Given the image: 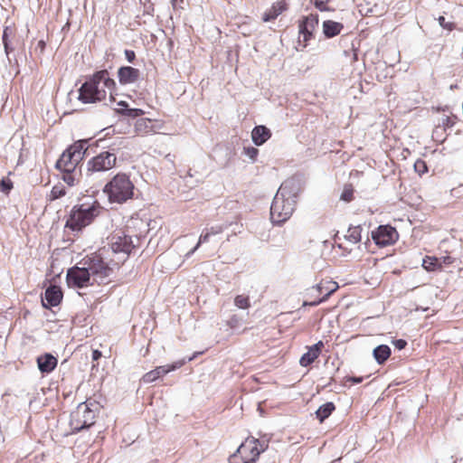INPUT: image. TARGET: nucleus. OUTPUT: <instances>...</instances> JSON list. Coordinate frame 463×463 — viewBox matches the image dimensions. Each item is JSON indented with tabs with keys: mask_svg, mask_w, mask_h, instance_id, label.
Segmentation results:
<instances>
[{
	"mask_svg": "<svg viewBox=\"0 0 463 463\" xmlns=\"http://www.w3.org/2000/svg\"><path fill=\"white\" fill-rule=\"evenodd\" d=\"M116 82L109 77L107 70L95 72L79 90V99L83 103H97L106 99L109 94L110 101H115Z\"/></svg>",
	"mask_w": 463,
	"mask_h": 463,
	"instance_id": "nucleus-1",
	"label": "nucleus"
},
{
	"mask_svg": "<svg viewBox=\"0 0 463 463\" xmlns=\"http://www.w3.org/2000/svg\"><path fill=\"white\" fill-rule=\"evenodd\" d=\"M140 240L141 238L134 234L128 227L126 230L115 231L109 239V248L113 254L119 256L116 260L110 258V262H113L117 267L123 264L132 250L139 247Z\"/></svg>",
	"mask_w": 463,
	"mask_h": 463,
	"instance_id": "nucleus-2",
	"label": "nucleus"
},
{
	"mask_svg": "<svg viewBox=\"0 0 463 463\" xmlns=\"http://www.w3.org/2000/svg\"><path fill=\"white\" fill-rule=\"evenodd\" d=\"M102 210V206L97 200L76 204L70 212L65 227L73 232L81 231L90 225Z\"/></svg>",
	"mask_w": 463,
	"mask_h": 463,
	"instance_id": "nucleus-3",
	"label": "nucleus"
},
{
	"mask_svg": "<svg viewBox=\"0 0 463 463\" xmlns=\"http://www.w3.org/2000/svg\"><path fill=\"white\" fill-rule=\"evenodd\" d=\"M106 253H109V250L105 249L99 250L98 252L87 255L79 263L85 266L94 284H108L109 282V278L113 271V267H117L113 262H110V259L105 261L107 257L104 255Z\"/></svg>",
	"mask_w": 463,
	"mask_h": 463,
	"instance_id": "nucleus-4",
	"label": "nucleus"
},
{
	"mask_svg": "<svg viewBox=\"0 0 463 463\" xmlns=\"http://www.w3.org/2000/svg\"><path fill=\"white\" fill-rule=\"evenodd\" d=\"M135 185L130 176L118 173L104 186L103 193L112 203H124L134 196Z\"/></svg>",
	"mask_w": 463,
	"mask_h": 463,
	"instance_id": "nucleus-5",
	"label": "nucleus"
},
{
	"mask_svg": "<svg viewBox=\"0 0 463 463\" xmlns=\"http://www.w3.org/2000/svg\"><path fill=\"white\" fill-rule=\"evenodd\" d=\"M266 447L258 439L248 437L229 457V463H255Z\"/></svg>",
	"mask_w": 463,
	"mask_h": 463,
	"instance_id": "nucleus-6",
	"label": "nucleus"
},
{
	"mask_svg": "<svg viewBox=\"0 0 463 463\" xmlns=\"http://www.w3.org/2000/svg\"><path fill=\"white\" fill-rule=\"evenodd\" d=\"M93 405L94 403L86 401L80 403L76 410L71 412L70 426L73 433L90 428L95 423L96 412L91 408Z\"/></svg>",
	"mask_w": 463,
	"mask_h": 463,
	"instance_id": "nucleus-7",
	"label": "nucleus"
},
{
	"mask_svg": "<svg viewBox=\"0 0 463 463\" xmlns=\"http://www.w3.org/2000/svg\"><path fill=\"white\" fill-rule=\"evenodd\" d=\"M85 149L84 142H75L61 154L56 167L62 172H74L83 158Z\"/></svg>",
	"mask_w": 463,
	"mask_h": 463,
	"instance_id": "nucleus-8",
	"label": "nucleus"
},
{
	"mask_svg": "<svg viewBox=\"0 0 463 463\" xmlns=\"http://www.w3.org/2000/svg\"><path fill=\"white\" fill-rule=\"evenodd\" d=\"M338 283L330 279H321L319 283L307 289L306 297L312 298L315 293H317V298L311 301H304L303 307L310 306L316 307L326 301L328 298L338 289Z\"/></svg>",
	"mask_w": 463,
	"mask_h": 463,
	"instance_id": "nucleus-9",
	"label": "nucleus"
},
{
	"mask_svg": "<svg viewBox=\"0 0 463 463\" xmlns=\"http://www.w3.org/2000/svg\"><path fill=\"white\" fill-rule=\"evenodd\" d=\"M117 161L114 151H101L87 162L86 175L91 176L96 173L109 171L116 166Z\"/></svg>",
	"mask_w": 463,
	"mask_h": 463,
	"instance_id": "nucleus-10",
	"label": "nucleus"
},
{
	"mask_svg": "<svg viewBox=\"0 0 463 463\" xmlns=\"http://www.w3.org/2000/svg\"><path fill=\"white\" fill-rule=\"evenodd\" d=\"M296 204L294 201L277 193L270 206L271 221L278 224L286 222L293 213Z\"/></svg>",
	"mask_w": 463,
	"mask_h": 463,
	"instance_id": "nucleus-11",
	"label": "nucleus"
},
{
	"mask_svg": "<svg viewBox=\"0 0 463 463\" xmlns=\"http://www.w3.org/2000/svg\"><path fill=\"white\" fill-rule=\"evenodd\" d=\"M66 283L71 288H83L94 285L84 265L70 268L66 274Z\"/></svg>",
	"mask_w": 463,
	"mask_h": 463,
	"instance_id": "nucleus-12",
	"label": "nucleus"
},
{
	"mask_svg": "<svg viewBox=\"0 0 463 463\" xmlns=\"http://www.w3.org/2000/svg\"><path fill=\"white\" fill-rule=\"evenodd\" d=\"M372 240L380 248L393 245L399 239L397 230L389 225H380L375 230L372 231Z\"/></svg>",
	"mask_w": 463,
	"mask_h": 463,
	"instance_id": "nucleus-13",
	"label": "nucleus"
},
{
	"mask_svg": "<svg viewBox=\"0 0 463 463\" xmlns=\"http://www.w3.org/2000/svg\"><path fill=\"white\" fill-rule=\"evenodd\" d=\"M318 15L314 14L303 16L298 21L299 38L302 37L304 47H306L307 43L314 38V33L318 25Z\"/></svg>",
	"mask_w": 463,
	"mask_h": 463,
	"instance_id": "nucleus-14",
	"label": "nucleus"
},
{
	"mask_svg": "<svg viewBox=\"0 0 463 463\" xmlns=\"http://www.w3.org/2000/svg\"><path fill=\"white\" fill-rule=\"evenodd\" d=\"M301 192V184L298 179L289 178L282 183L278 193L285 196L286 199L294 201L297 203V198Z\"/></svg>",
	"mask_w": 463,
	"mask_h": 463,
	"instance_id": "nucleus-15",
	"label": "nucleus"
},
{
	"mask_svg": "<svg viewBox=\"0 0 463 463\" xmlns=\"http://www.w3.org/2000/svg\"><path fill=\"white\" fill-rule=\"evenodd\" d=\"M181 365H182V364L175 363V364H166V365L157 366L155 369H153V370L147 372L146 373H145L142 376L141 381L144 383H154L155 381H156L157 379L165 376L168 373H170V372L179 368Z\"/></svg>",
	"mask_w": 463,
	"mask_h": 463,
	"instance_id": "nucleus-16",
	"label": "nucleus"
},
{
	"mask_svg": "<svg viewBox=\"0 0 463 463\" xmlns=\"http://www.w3.org/2000/svg\"><path fill=\"white\" fill-rule=\"evenodd\" d=\"M325 345L323 341H318L317 344L308 346L307 352L305 353L299 359V364L303 367H307L313 364L321 354Z\"/></svg>",
	"mask_w": 463,
	"mask_h": 463,
	"instance_id": "nucleus-17",
	"label": "nucleus"
},
{
	"mask_svg": "<svg viewBox=\"0 0 463 463\" xmlns=\"http://www.w3.org/2000/svg\"><path fill=\"white\" fill-rule=\"evenodd\" d=\"M62 298L63 293L61 287L52 285L45 290L44 299L46 303L43 301V304L44 307H56L61 302Z\"/></svg>",
	"mask_w": 463,
	"mask_h": 463,
	"instance_id": "nucleus-18",
	"label": "nucleus"
},
{
	"mask_svg": "<svg viewBox=\"0 0 463 463\" xmlns=\"http://www.w3.org/2000/svg\"><path fill=\"white\" fill-rule=\"evenodd\" d=\"M118 77L121 84H129L139 79L140 71L138 69L130 66H123L118 69Z\"/></svg>",
	"mask_w": 463,
	"mask_h": 463,
	"instance_id": "nucleus-19",
	"label": "nucleus"
},
{
	"mask_svg": "<svg viewBox=\"0 0 463 463\" xmlns=\"http://www.w3.org/2000/svg\"><path fill=\"white\" fill-rule=\"evenodd\" d=\"M58 360L52 354H44L37 358L38 368L43 373H52L57 366Z\"/></svg>",
	"mask_w": 463,
	"mask_h": 463,
	"instance_id": "nucleus-20",
	"label": "nucleus"
},
{
	"mask_svg": "<svg viewBox=\"0 0 463 463\" xmlns=\"http://www.w3.org/2000/svg\"><path fill=\"white\" fill-rule=\"evenodd\" d=\"M287 10V4L284 0L274 3L270 8L267 9L263 15V22H269L275 20L279 14Z\"/></svg>",
	"mask_w": 463,
	"mask_h": 463,
	"instance_id": "nucleus-21",
	"label": "nucleus"
},
{
	"mask_svg": "<svg viewBox=\"0 0 463 463\" xmlns=\"http://www.w3.org/2000/svg\"><path fill=\"white\" fill-rule=\"evenodd\" d=\"M270 137V130L262 125L256 126L251 131V138L256 146L263 145Z\"/></svg>",
	"mask_w": 463,
	"mask_h": 463,
	"instance_id": "nucleus-22",
	"label": "nucleus"
},
{
	"mask_svg": "<svg viewBox=\"0 0 463 463\" xmlns=\"http://www.w3.org/2000/svg\"><path fill=\"white\" fill-rule=\"evenodd\" d=\"M323 33L326 38H333L341 33L344 25L341 23L333 20H326L323 22Z\"/></svg>",
	"mask_w": 463,
	"mask_h": 463,
	"instance_id": "nucleus-23",
	"label": "nucleus"
},
{
	"mask_svg": "<svg viewBox=\"0 0 463 463\" xmlns=\"http://www.w3.org/2000/svg\"><path fill=\"white\" fill-rule=\"evenodd\" d=\"M134 128L137 136H146L154 132L153 121L146 118H139L135 122Z\"/></svg>",
	"mask_w": 463,
	"mask_h": 463,
	"instance_id": "nucleus-24",
	"label": "nucleus"
},
{
	"mask_svg": "<svg viewBox=\"0 0 463 463\" xmlns=\"http://www.w3.org/2000/svg\"><path fill=\"white\" fill-rule=\"evenodd\" d=\"M422 267L429 272L441 270V261L434 256H425L422 260Z\"/></svg>",
	"mask_w": 463,
	"mask_h": 463,
	"instance_id": "nucleus-25",
	"label": "nucleus"
},
{
	"mask_svg": "<svg viewBox=\"0 0 463 463\" xmlns=\"http://www.w3.org/2000/svg\"><path fill=\"white\" fill-rule=\"evenodd\" d=\"M391 348L386 345H381L373 350V357L379 364H384L391 355Z\"/></svg>",
	"mask_w": 463,
	"mask_h": 463,
	"instance_id": "nucleus-26",
	"label": "nucleus"
},
{
	"mask_svg": "<svg viewBox=\"0 0 463 463\" xmlns=\"http://www.w3.org/2000/svg\"><path fill=\"white\" fill-rule=\"evenodd\" d=\"M67 193L68 192L66 186L63 184H56L55 185L52 186L50 194H48L47 201L52 203L55 200L61 199L64 197L67 194Z\"/></svg>",
	"mask_w": 463,
	"mask_h": 463,
	"instance_id": "nucleus-27",
	"label": "nucleus"
},
{
	"mask_svg": "<svg viewBox=\"0 0 463 463\" xmlns=\"http://www.w3.org/2000/svg\"><path fill=\"white\" fill-rule=\"evenodd\" d=\"M335 410V405L329 402L323 405H321L318 410L316 411L317 418L320 422H323L326 419H327L332 412Z\"/></svg>",
	"mask_w": 463,
	"mask_h": 463,
	"instance_id": "nucleus-28",
	"label": "nucleus"
},
{
	"mask_svg": "<svg viewBox=\"0 0 463 463\" xmlns=\"http://www.w3.org/2000/svg\"><path fill=\"white\" fill-rule=\"evenodd\" d=\"M362 228L361 226H354L350 227L347 230V233L345 234V239L350 241L351 243L356 244L358 243L362 239Z\"/></svg>",
	"mask_w": 463,
	"mask_h": 463,
	"instance_id": "nucleus-29",
	"label": "nucleus"
},
{
	"mask_svg": "<svg viewBox=\"0 0 463 463\" xmlns=\"http://www.w3.org/2000/svg\"><path fill=\"white\" fill-rule=\"evenodd\" d=\"M234 305L241 309H247L250 307V298L247 295H238L234 298Z\"/></svg>",
	"mask_w": 463,
	"mask_h": 463,
	"instance_id": "nucleus-30",
	"label": "nucleus"
},
{
	"mask_svg": "<svg viewBox=\"0 0 463 463\" xmlns=\"http://www.w3.org/2000/svg\"><path fill=\"white\" fill-rule=\"evenodd\" d=\"M340 199L346 203H350L354 200V188L351 184L345 185Z\"/></svg>",
	"mask_w": 463,
	"mask_h": 463,
	"instance_id": "nucleus-31",
	"label": "nucleus"
},
{
	"mask_svg": "<svg viewBox=\"0 0 463 463\" xmlns=\"http://www.w3.org/2000/svg\"><path fill=\"white\" fill-rule=\"evenodd\" d=\"M414 170L419 175V176H422L428 173L429 167L424 160L419 158L414 163Z\"/></svg>",
	"mask_w": 463,
	"mask_h": 463,
	"instance_id": "nucleus-32",
	"label": "nucleus"
},
{
	"mask_svg": "<svg viewBox=\"0 0 463 463\" xmlns=\"http://www.w3.org/2000/svg\"><path fill=\"white\" fill-rule=\"evenodd\" d=\"M241 322H242V319L240 316L232 315L226 321V326L231 330H236L241 326Z\"/></svg>",
	"mask_w": 463,
	"mask_h": 463,
	"instance_id": "nucleus-33",
	"label": "nucleus"
},
{
	"mask_svg": "<svg viewBox=\"0 0 463 463\" xmlns=\"http://www.w3.org/2000/svg\"><path fill=\"white\" fill-rule=\"evenodd\" d=\"M118 112L122 115H125V116H128V117L133 118L141 117L145 114V111L141 109H128V108L122 109Z\"/></svg>",
	"mask_w": 463,
	"mask_h": 463,
	"instance_id": "nucleus-34",
	"label": "nucleus"
},
{
	"mask_svg": "<svg viewBox=\"0 0 463 463\" xmlns=\"http://www.w3.org/2000/svg\"><path fill=\"white\" fill-rule=\"evenodd\" d=\"M458 121V116L451 114L449 116H445L442 118L441 126L444 129L450 128L454 127Z\"/></svg>",
	"mask_w": 463,
	"mask_h": 463,
	"instance_id": "nucleus-35",
	"label": "nucleus"
},
{
	"mask_svg": "<svg viewBox=\"0 0 463 463\" xmlns=\"http://www.w3.org/2000/svg\"><path fill=\"white\" fill-rule=\"evenodd\" d=\"M210 237H211V233H210V232L205 231L203 233H202V234L200 235V237H199V241H198L197 244L195 245V247H194V249H192V250L187 253V255L189 256V255L194 254V253L197 250V249L200 247V245H201L202 243H204V242L209 241Z\"/></svg>",
	"mask_w": 463,
	"mask_h": 463,
	"instance_id": "nucleus-36",
	"label": "nucleus"
},
{
	"mask_svg": "<svg viewBox=\"0 0 463 463\" xmlns=\"http://www.w3.org/2000/svg\"><path fill=\"white\" fill-rule=\"evenodd\" d=\"M74 172H63L62 180L65 184H67L70 187H72L76 184L77 180L73 174Z\"/></svg>",
	"mask_w": 463,
	"mask_h": 463,
	"instance_id": "nucleus-37",
	"label": "nucleus"
},
{
	"mask_svg": "<svg viewBox=\"0 0 463 463\" xmlns=\"http://www.w3.org/2000/svg\"><path fill=\"white\" fill-rule=\"evenodd\" d=\"M13 188V183L10 179H3L0 181V191L8 194Z\"/></svg>",
	"mask_w": 463,
	"mask_h": 463,
	"instance_id": "nucleus-38",
	"label": "nucleus"
},
{
	"mask_svg": "<svg viewBox=\"0 0 463 463\" xmlns=\"http://www.w3.org/2000/svg\"><path fill=\"white\" fill-rule=\"evenodd\" d=\"M314 5L317 9H318L321 12L330 11L327 2H326L324 0H315Z\"/></svg>",
	"mask_w": 463,
	"mask_h": 463,
	"instance_id": "nucleus-39",
	"label": "nucleus"
},
{
	"mask_svg": "<svg viewBox=\"0 0 463 463\" xmlns=\"http://www.w3.org/2000/svg\"><path fill=\"white\" fill-rule=\"evenodd\" d=\"M438 22L439 25L449 31H452L455 28V24L453 23L446 22L444 16H439L438 18Z\"/></svg>",
	"mask_w": 463,
	"mask_h": 463,
	"instance_id": "nucleus-40",
	"label": "nucleus"
},
{
	"mask_svg": "<svg viewBox=\"0 0 463 463\" xmlns=\"http://www.w3.org/2000/svg\"><path fill=\"white\" fill-rule=\"evenodd\" d=\"M10 32V29L8 27H5L3 33V43L5 46V52L8 54L10 52L9 44H8V33Z\"/></svg>",
	"mask_w": 463,
	"mask_h": 463,
	"instance_id": "nucleus-41",
	"label": "nucleus"
},
{
	"mask_svg": "<svg viewBox=\"0 0 463 463\" xmlns=\"http://www.w3.org/2000/svg\"><path fill=\"white\" fill-rule=\"evenodd\" d=\"M441 261V269H443V266H449L454 263L455 259L451 257L450 255L443 256L441 258H439Z\"/></svg>",
	"mask_w": 463,
	"mask_h": 463,
	"instance_id": "nucleus-42",
	"label": "nucleus"
},
{
	"mask_svg": "<svg viewBox=\"0 0 463 463\" xmlns=\"http://www.w3.org/2000/svg\"><path fill=\"white\" fill-rule=\"evenodd\" d=\"M244 151L245 154L251 159H255L259 153V150L253 146L245 147Z\"/></svg>",
	"mask_w": 463,
	"mask_h": 463,
	"instance_id": "nucleus-43",
	"label": "nucleus"
},
{
	"mask_svg": "<svg viewBox=\"0 0 463 463\" xmlns=\"http://www.w3.org/2000/svg\"><path fill=\"white\" fill-rule=\"evenodd\" d=\"M125 56L128 62H133L136 59V53L132 50H126Z\"/></svg>",
	"mask_w": 463,
	"mask_h": 463,
	"instance_id": "nucleus-44",
	"label": "nucleus"
},
{
	"mask_svg": "<svg viewBox=\"0 0 463 463\" xmlns=\"http://www.w3.org/2000/svg\"><path fill=\"white\" fill-rule=\"evenodd\" d=\"M206 231L210 232L211 236H213V235H216V234L222 232V226H216V227H212L210 229H207Z\"/></svg>",
	"mask_w": 463,
	"mask_h": 463,
	"instance_id": "nucleus-45",
	"label": "nucleus"
},
{
	"mask_svg": "<svg viewBox=\"0 0 463 463\" xmlns=\"http://www.w3.org/2000/svg\"><path fill=\"white\" fill-rule=\"evenodd\" d=\"M407 343L403 339H398L395 341L394 345L396 348L402 350L406 346Z\"/></svg>",
	"mask_w": 463,
	"mask_h": 463,
	"instance_id": "nucleus-46",
	"label": "nucleus"
},
{
	"mask_svg": "<svg viewBox=\"0 0 463 463\" xmlns=\"http://www.w3.org/2000/svg\"><path fill=\"white\" fill-rule=\"evenodd\" d=\"M347 382H350L352 383H360L363 381L362 377H348L346 378Z\"/></svg>",
	"mask_w": 463,
	"mask_h": 463,
	"instance_id": "nucleus-47",
	"label": "nucleus"
},
{
	"mask_svg": "<svg viewBox=\"0 0 463 463\" xmlns=\"http://www.w3.org/2000/svg\"><path fill=\"white\" fill-rule=\"evenodd\" d=\"M102 356V354L99 350H93L92 352V360L98 361Z\"/></svg>",
	"mask_w": 463,
	"mask_h": 463,
	"instance_id": "nucleus-48",
	"label": "nucleus"
},
{
	"mask_svg": "<svg viewBox=\"0 0 463 463\" xmlns=\"http://www.w3.org/2000/svg\"><path fill=\"white\" fill-rule=\"evenodd\" d=\"M118 105H119V106H122V107H125V109H127V108H128V103H127V102H125V101H121V102H119V103H118Z\"/></svg>",
	"mask_w": 463,
	"mask_h": 463,
	"instance_id": "nucleus-49",
	"label": "nucleus"
},
{
	"mask_svg": "<svg viewBox=\"0 0 463 463\" xmlns=\"http://www.w3.org/2000/svg\"><path fill=\"white\" fill-rule=\"evenodd\" d=\"M316 298H317V293H315V295L313 296V298H307V301H311V300L316 299Z\"/></svg>",
	"mask_w": 463,
	"mask_h": 463,
	"instance_id": "nucleus-50",
	"label": "nucleus"
},
{
	"mask_svg": "<svg viewBox=\"0 0 463 463\" xmlns=\"http://www.w3.org/2000/svg\"><path fill=\"white\" fill-rule=\"evenodd\" d=\"M39 45H40L42 48H44L45 43H44V42H43V41H40V42H39Z\"/></svg>",
	"mask_w": 463,
	"mask_h": 463,
	"instance_id": "nucleus-51",
	"label": "nucleus"
}]
</instances>
